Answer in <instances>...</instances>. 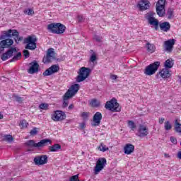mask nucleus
<instances>
[{"mask_svg":"<svg viewBox=\"0 0 181 181\" xmlns=\"http://www.w3.org/2000/svg\"><path fill=\"white\" fill-rule=\"evenodd\" d=\"M78 90H80V85L75 83L72 85L67 92L64 95V103L63 107H67L69 105V100L71 98V97H74L76 94H77Z\"/></svg>","mask_w":181,"mask_h":181,"instance_id":"1","label":"nucleus"},{"mask_svg":"<svg viewBox=\"0 0 181 181\" xmlns=\"http://www.w3.org/2000/svg\"><path fill=\"white\" fill-rule=\"evenodd\" d=\"M14 36L15 42L19 43L21 40H23V37H19V32L16 30H8V31H3V34L0 36V40H4L6 37H12Z\"/></svg>","mask_w":181,"mask_h":181,"instance_id":"2","label":"nucleus"},{"mask_svg":"<svg viewBox=\"0 0 181 181\" xmlns=\"http://www.w3.org/2000/svg\"><path fill=\"white\" fill-rule=\"evenodd\" d=\"M47 144L52 145V140L45 139L38 143H35V140H28L25 143V145L28 148H43V146H46Z\"/></svg>","mask_w":181,"mask_h":181,"instance_id":"3","label":"nucleus"},{"mask_svg":"<svg viewBox=\"0 0 181 181\" xmlns=\"http://www.w3.org/2000/svg\"><path fill=\"white\" fill-rule=\"evenodd\" d=\"M106 110L112 111V112H119L121 111V105L117 102V99L112 98L111 100L107 101L105 105Z\"/></svg>","mask_w":181,"mask_h":181,"instance_id":"4","label":"nucleus"},{"mask_svg":"<svg viewBox=\"0 0 181 181\" xmlns=\"http://www.w3.org/2000/svg\"><path fill=\"white\" fill-rule=\"evenodd\" d=\"M90 73L91 69L84 66L81 67L78 72V75L76 78L77 83H81L82 81H84V80H86V78L90 76Z\"/></svg>","mask_w":181,"mask_h":181,"instance_id":"5","label":"nucleus"},{"mask_svg":"<svg viewBox=\"0 0 181 181\" xmlns=\"http://www.w3.org/2000/svg\"><path fill=\"white\" fill-rule=\"evenodd\" d=\"M160 66V62H156L154 63L151 64L150 65L147 66L144 70V74L146 76H153L155 74L156 71H158V69Z\"/></svg>","mask_w":181,"mask_h":181,"instance_id":"6","label":"nucleus"},{"mask_svg":"<svg viewBox=\"0 0 181 181\" xmlns=\"http://www.w3.org/2000/svg\"><path fill=\"white\" fill-rule=\"evenodd\" d=\"M33 162L37 166H42L49 162V157H47V155L45 154L39 155L34 158Z\"/></svg>","mask_w":181,"mask_h":181,"instance_id":"7","label":"nucleus"},{"mask_svg":"<svg viewBox=\"0 0 181 181\" xmlns=\"http://www.w3.org/2000/svg\"><path fill=\"white\" fill-rule=\"evenodd\" d=\"M165 4H166V0H158L156 4V12L158 16L162 17L166 13V11L165 10Z\"/></svg>","mask_w":181,"mask_h":181,"instance_id":"8","label":"nucleus"},{"mask_svg":"<svg viewBox=\"0 0 181 181\" xmlns=\"http://www.w3.org/2000/svg\"><path fill=\"white\" fill-rule=\"evenodd\" d=\"M37 39L36 37L30 36L25 39L26 46L25 49H28V50H35L36 49V42Z\"/></svg>","mask_w":181,"mask_h":181,"instance_id":"9","label":"nucleus"},{"mask_svg":"<svg viewBox=\"0 0 181 181\" xmlns=\"http://www.w3.org/2000/svg\"><path fill=\"white\" fill-rule=\"evenodd\" d=\"M105 165H107V159H105V158H99L96 163V165L94 168L95 175H97L99 173V172H101V170L104 169Z\"/></svg>","mask_w":181,"mask_h":181,"instance_id":"10","label":"nucleus"},{"mask_svg":"<svg viewBox=\"0 0 181 181\" xmlns=\"http://www.w3.org/2000/svg\"><path fill=\"white\" fill-rule=\"evenodd\" d=\"M176 40L175 39H170L164 42L163 49L168 53H170L173 50V46H175Z\"/></svg>","mask_w":181,"mask_h":181,"instance_id":"11","label":"nucleus"},{"mask_svg":"<svg viewBox=\"0 0 181 181\" xmlns=\"http://www.w3.org/2000/svg\"><path fill=\"white\" fill-rule=\"evenodd\" d=\"M148 134L149 132L146 125L140 124L139 126L137 136H139L140 138H145V136H148Z\"/></svg>","mask_w":181,"mask_h":181,"instance_id":"12","label":"nucleus"},{"mask_svg":"<svg viewBox=\"0 0 181 181\" xmlns=\"http://www.w3.org/2000/svg\"><path fill=\"white\" fill-rule=\"evenodd\" d=\"M54 49L53 48H49L47 49V56L43 58V62L44 63H49L52 60H54Z\"/></svg>","mask_w":181,"mask_h":181,"instance_id":"13","label":"nucleus"},{"mask_svg":"<svg viewBox=\"0 0 181 181\" xmlns=\"http://www.w3.org/2000/svg\"><path fill=\"white\" fill-rule=\"evenodd\" d=\"M101 119H103L102 114H95L91 120V127H100V125H101Z\"/></svg>","mask_w":181,"mask_h":181,"instance_id":"14","label":"nucleus"},{"mask_svg":"<svg viewBox=\"0 0 181 181\" xmlns=\"http://www.w3.org/2000/svg\"><path fill=\"white\" fill-rule=\"evenodd\" d=\"M15 53H16V48H11L6 52L4 53L1 55V60H3V62H5L8 60V59H11V57H13Z\"/></svg>","mask_w":181,"mask_h":181,"instance_id":"15","label":"nucleus"},{"mask_svg":"<svg viewBox=\"0 0 181 181\" xmlns=\"http://www.w3.org/2000/svg\"><path fill=\"white\" fill-rule=\"evenodd\" d=\"M13 45V40L11 38L3 40L0 42L1 50H4L8 47H11Z\"/></svg>","mask_w":181,"mask_h":181,"instance_id":"16","label":"nucleus"},{"mask_svg":"<svg viewBox=\"0 0 181 181\" xmlns=\"http://www.w3.org/2000/svg\"><path fill=\"white\" fill-rule=\"evenodd\" d=\"M59 65H52L51 67L47 69L45 72H43V76H52L54 73H57L59 70Z\"/></svg>","mask_w":181,"mask_h":181,"instance_id":"17","label":"nucleus"},{"mask_svg":"<svg viewBox=\"0 0 181 181\" xmlns=\"http://www.w3.org/2000/svg\"><path fill=\"white\" fill-rule=\"evenodd\" d=\"M146 19L150 25L155 26L156 29H158V26H159V21L153 17V15L151 13L147 14Z\"/></svg>","mask_w":181,"mask_h":181,"instance_id":"18","label":"nucleus"},{"mask_svg":"<svg viewBox=\"0 0 181 181\" xmlns=\"http://www.w3.org/2000/svg\"><path fill=\"white\" fill-rule=\"evenodd\" d=\"M137 8L139 11H146L149 8V1L148 0H141L139 1Z\"/></svg>","mask_w":181,"mask_h":181,"instance_id":"19","label":"nucleus"},{"mask_svg":"<svg viewBox=\"0 0 181 181\" xmlns=\"http://www.w3.org/2000/svg\"><path fill=\"white\" fill-rule=\"evenodd\" d=\"M135 151V146L131 144H126L124 147V152L125 155H131Z\"/></svg>","mask_w":181,"mask_h":181,"instance_id":"20","label":"nucleus"},{"mask_svg":"<svg viewBox=\"0 0 181 181\" xmlns=\"http://www.w3.org/2000/svg\"><path fill=\"white\" fill-rule=\"evenodd\" d=\"M30 64L31 66L28 70L30 74H35V73L39 71V64L37 62H32Z\"/></svg>","mask_w":181,"mask_h":181,"instance_id":"21","label":"nucleus"},{"mask_svg":"<svg viewBox=\"0 0 181 181\" xmlns=\"http://www.w3.org/2000/svg\"><path fill=\"white\" fill-rule=\"evenodd\" d=\"M57 23H52L47 25V29L51 33H54L57 35Z\"/></svg>","mask_w":181,"mask_h":181,"instance_id":"22","label":"nucleus"},{"mask_svg":"<svg viewBox=\"0 0 181 181\" xmlns=\"http://www.w3.org/2000/svg\"><path fill=\"white\" fill-rule=\"evenodd\" d=\"M52 119L53 121H63V119H66V114H53L52 115Z\"/></svg>","mask_w":181,"mask_h":181,"instance_id":"23","label":"nucleus"},{"mask_svg":"<svg viewBox=\"0 0 181 181\" xmlns=\"http://www.w3.org/2000/svg\"><path fill=\"white\" fill-rule=\"evenodd\" d=\"M160 29L163 32H169L170 30V23L169 22H163L160 24Z\"/></svg>","mask_w":181,"mask_h":181,"instance_id":"24","label":"nucleus"},{"mask_svg":"<svg viewBox=\"0 0 181 181\" xmlns=\"http://www.w3.org/2000/svg\"><path fill=\"white\" fill-rule=\"evenodd\" d=\"M66 30V26L64 25L57 23V35H62V33H64V31Z\"/></svg>","mask_w":181,"mask_h":181,"instance_id":"25","label":"nucleus"},{"mask_svg":"<svg viewBox=\"0 0 181 181\" xmlns=\"http://www.w3.org/2000/svg\"><path fill=\"white\" fill-rule=\"evenodd\" d=\"M162 78H169L170 77V72L168 68L163 69L160 72Z\"/></svg>","mask_w":181,"mask_h":181,"instance_id":"26","label":"nucleus"},{"mask_svg":"<svg viewBox=\"0 0 181 181\" xmlns=\"http://www.w3.org/2000/svg\"><path fill=\"white\" fill-rule=\"evenodd\" d=\"M174 128H175V132H177V134H181L180 119H175V123H174Z\"/></svg>","mask_w":181,"mask_h":181,"instance_id":"27","label":"nucleus"},{"mask_svg":"<svg viewBox=\"0 0 181 181\" xmlns=\"http://www.w3.org/2000/svg\"><path fill=\"white\" fill-rule=\"evenodd\" d=\"M175 64V61L173 60V59L170 58L168 59H167L165 63H164V67L165 69H172V67H173V65Z\"/></svg>","mask_w":181,"mask_h":181,"instance_id":"28","label":"nucleus"},{"mask_svg":"<svg viewBox=\"0 0 181 181\" xmlns=\"http://www.w3.org/2000/svg\"><path fill=\"white\" fill-rule=\"evenodd\" d=\"M146 47L148 53H154L155 50H156V47L155 46V45L151 44L149 42L146 43Z\"/></svg>","mask_w":181,"mask_h":181,"instance_id":"29","label":"nucleus"},{"mask_svg":"<svg viewBox=\"0 0 181 181\" xmlns=\"http://www.w3.org/2000/svg\"><path fill=\"white\" fill-rule=\"evenodd\" d=\"M60 149H62V146L59 144H55L49 147V152H57Z\"/></svg>","mask_w":181,"mask_h":181,"instance_id":"30","label":"nucleus"},{"mask_svg":"<svg viewBox=\"0 0 181 181\" xmlns=\"http://www.w3.org/2000/svg\"><path fill=\"white\" fill-rule=\"evenodd\" d=\"M14 55V57H13V59H11V62H16L18 60H20V59L22 58V53L21 52H18V51H16V52L15 54H13V56Z\"/></svg>","mask_w":181,"mask_h":181,"instance_id":"31","label":"nucleus"},{"mask_svg":"<svg viewBox=\"0 0 181 181\" xmlns=\"http://www.w3.org/2000/svg\"><path fill=\"white\" fill-rule=\"evenodd\" d=\"M2 140L6 142H12V141H13V137L11 134H5L2 136Z\"/></svg>","mask_w":181,"mask_h":181,"instance_id":"32","label":"nucleus"},{"mask_svg":"<svg viewBox=\"0 0 181 181\" xmlns=\"http://www.w3.org/2000/svg\"><path fill=\"white\" fill-rule=\"evenodd\" d=\"M127 124H128L129 128H130L132 131H135V129H136V124H135V122H134V121L129 120L127 122Z\"/></svg>","mask_w":181,"mask_h":181,"instance_id":"33","label":"nucleus"},{"mask_svg":"<svg viewBox=\"0 0 181 181\" xmlns=\"http://www.w3.org/2000/svg\"><path fill=\"white\" fill-rule=\"evenodd\" d=\"M90 106L93 107H100V102L97 99H92L90 100Z\"/></svg>","mask_w":181,"mask_h":181,"instance_id":"34","label":"nucleus"},{"mask_svg":"<svg viewBox=\"0 0 181 181\" xmlns=\"http://www.w3.org/2000/svg\"><path fill=\"white\" fill-rule=\"evenodd\" d=\"M98 149L100 151V152H106V151H108V147L104 145V144L101 143L100 145L98 147Z\"/></svg>","mask_w":181,"mask_h":181,"instance_id":"35","label":"nucleus"},{"mask_svg":"<svg viewBox=\"0 0 181 181\" xmlns=\"http://www.w3.org/2000/svg\"><path fill=\"white\" fill-rule=\"evenodd\" d=\"M164 128L165 131H170V129H172V124H170V122L166 121L164 123Z\"/></svg>","mask_w":181,"mask_h":181,"instance_id":"36","label":"nucleus"},{"mask_svg":"<svg viewBox=\"0 0 181 181\" xmlns=\"http://www.w3.org/2000/svg\"><path fill=\"white\" fill-rule=\"evenodd\" d=\"M174 10L173 8H168L167 11V16L169 19L173 18Z\"/></svg>","mask_w":181,"mask_h":181,"instance_id":"37","label":"nucleus"},{"mask_svg":"<svg viewBox=\"0 0 181 181\" xmlns=\"http://www.w3.org/2000/svg\"><path fill=\"white\" fill-rule=\"evenodd\" d=\"M28 125H29V123H28V122H26V120H22L20 122V127L21 128L23 129V128H28Z\"/></svg>","mask_w":181,"mask_h":181,"instance_id":"38","label":"nucleus"},{"mask_svg":"<svg viewBox=\"0 0 181 181\" xmlns=\"http://www.w3.org/2000/svg\"><path fill=\"white\" fill-rule=\"evenodd\" d=\"M24 13H26V15H33L35 13V11H33V9L32 8H27L24 11Z\"/></svg>","mask_w":181,"mask_h":181,"instance_id":"39","label":"nucleus"},{"mask_svg":"<svg viewBox=\"0 0 181 181\" xmlns=\"http://www.w3.org/2000/svg\"><path fill=\"white\" fill-rule=\"evenodd\" d=\"M40 110H47L49 108V104L47 103H41L40 105Z\"/></svg>","mask_w":181,"mask_h":181,"instance_id":"40","label":"nucleus"},{"mask_svg":"<svg viewBox=\"0 0 181 181\" xmlns=\"http://www.w3.org/2000/svg\"><path fill=\"white\" fill-rule=\"evenodd\" d=\"M95 60H97V55H95V53L92 54L90 57V62H91V63H94V62H95Z\"/></svg>","mask_w":181,"mask_h":181,"instance_id":"41","label":"nucleus"},{"mask_svg":"<svg viewBox=\"0 0 181 181\" xmlns=\"http://www.w3.org/2000/svg\"><path fill=\"white\" fill-rule=\"evenodd\" d=\"M69 181H80V180H78V175L71 176Z\"/></svg>","mask_w":181,"mask_h":181,"instance_id":"42","label":"nucleus"},{"mask_svg":"<svg viewBox=\"0 0 181 181\" xmlns=\"http://www.w3.org/2000/svg\"><path fill=\"white\" fill-rule=\"evenodd\" d=\"M15 100L16 101H17V103H19L21 104V103L23 101V98L19 97V96H15Z\"/></svg>","mask_w":181,"mask_h":181,"instance_id":"43","label":"nucleus"},{"mask_svg":"<svg viewBox=\"0 0 181 181\" xmlns=\"http://www.w3.org/2000/svg\"><path fill=\"white\" fill-rule=\"evenodd\" d=\"M170 139L172 144H173V145H176L177 144V139L176 138L171 136L170 138Z\"/></svg>","mask_w":181,"mask_h":181,"instance_id":"44","label":"nucleus"},{"mask_svg":"<svg viewBox=\"0 0 181 181\" xmlns=\"http://www.w3.org/2000/svg\"><path fill=\"white\" fill-rule=\"evenodd\" d=\"M37 134V129L36 127H34L31 131H30V135H36Z\"/></svg>","mask_w":181,"mask_h":181,"instance_id":"45","label":"nucleus"},{"mask_svg":"<svg viewBox=\"0 0 181 181\" xmlns=\"http://www.w3.org/2000/svg\"><path fill=\"white\" fill-rule=\"evenodd\" d=\"M23 56H25V57L26 59H28V57H29V51L28 50H26L25 49L24 51H23Z\"/></svg>","mask_w":181,"mask_h":181,"instance_id":"46","label":"nucleus"},{"mask_svg":"<svg viewBox=\"0 0 181 181\" xmlns=\"http://www.w3.org/2000/svg\"><path fill=\"white\" fill-rule=\"evenodd\" d=\"M93 39L94 40H96L97 42H100L102 38L98 35H95Z\"/></svg>","mask_w":181,"mask_h":181,"instance_id":"47","label":"nucleus"},{"mask_svg":"<svg viewBox=\"0 0 181 181\" xmlns=\"http://www.w3.org/2000/svg\"><path fill=\"white\" fill-rule=\"evenodd\" d=\"M79 127L81 128V129H85L86 128V122H82L79 124Z\"/></svg>","mask_w":181,"mask_h":181,"instance_id":"48","label":"nucleus"},{"mask_svg":"<svg viewBox=\"0 0 181 181\" xmlns=\"http://www.w3.org/2000/svg\"><path fill=\"white\" fill-rule=\"evenodd\" d=\"M81 118H83V119L86 120V119H87V118H88V115H87V114H82L81 115Z\"/></svg>","mask_w":181,"mask_h":181,"instance_id":"49","label":"nucleus"},{"mask_svg":"<svg viewBox=\"0 0 181 181\" xmlns=\"http://www.w3.org/2000/svg\"><path fill=\"white\" fill-rule=\"evenodd\" d=\"M110 78L112 80H117V78H118V76H117V75H111Z\"/></svg>","mask_w":181,"mask_h":181,"instance_id":"50","label":"nucleus"},{"mask_svg":"<svg viewBox=\"0 0 181 181\" xmlns=\"http://www.w3.org/2000/svg\"><path fill=\"white\" fill-rule=\"evenodd\" d=\"M164 122H165V118H163V117H160V118L158 119L159 124H163Z\"/></svg>","mask_w":181,"mask_h":181,"instance_id":"51","label":"nucleus"},{"mask_svg":"<svg viewBox=\"0 0 181 181\" xmlns=\"http://www.w3.org/2000/svg\"><path fill=\"white\" fill-rule=\"evenodd\" d=\"M78 19L79 22H81V21H83V16H78Z\"/></svg>","mask_w":181,"mask_h":181,"instance_id":"52","label":"nucleus"},{"mask_svg":"<svg viewBox=\"0 0 181 181\" xmlns=\"http://www.w3.org/2000/svg\"><path fill=\"white\" fill-rule=\"evenodd\" d=\"M74 107V105H73V104L70 105L68 107L69 110H73V108Z\"/></svg>","mask_w":181,"mask_h":181,"instance_id":"53","label":"nucleus"},{"mask_svg":"<svg viewBox=\"0 0 181 181\" xmlns=\"http://www.w3.org/2000/svg\"><path fill=\"white\" fill-rule=\"evenodd\" d=\"M177 158H178L179 159H181V151H179V152L177 153Z\"/></svg>","mask_w":181,"mask_h":181,"instance_id":"54","label":"nucleus"},{"mask_svg":"<svg viewBox=\"0 0 181 181\" xmlns=\"http://www.w3.org/2000/svg\"><path fill=\"white\" fill-rule=\"evenodd\" d=\"M165 158H170V156L168 153H164Z\"/></svg>","mask_w":181,"mask_h":181,"instance_id":"55","label":"nucleus"},{"mask_svg":"<svg viewBox=\"0 0 181 181\" xmlns=\"http://www.w3.org/2000/svg\"><path fill=\"white\" fill-rule=\"evenodd\" d=\"M57 112H59V114H64V112L59 111V110L56 111L55 114H57Z\"/></svg>","mask_w":181,"mask_h":181,"instance_id":"56","label":"nucleus"},{"mask_svg":"<svg viewBox=\"0 0 181 181\" xmlns=\"http://www.w3.org/2000/svg\"><path fill=\"white\" fill-rule=\"evenodd\" d=\"M4 118V115L0 114V119H2Z\"/></svg>","mask_w":181,"mask_h":181,"instance_id":"57","label":"nucleus"},{"mask_svg":"<svg viewBox=\"0 0 181 181\" xmlns=\"http://www.w3.org/2000/svg\"><path fill=\"white\" fill-rule=\"evenodd\" d=\"M96 114H100V112H97Z\"/></svg>","mask_w":181,"mask_h":181,"instance_id":"58","label":"nucleus"},{"mask_svg":"<svg viewBox=\"0 0 181 181\" xmlns=\"http://www.w3.org/2000/svg\"><path fill=\"white\" fill-rule=\"evenodd\" d=\"M83 114H86V112H83Z\"/></svg>","mask_w":181,"mask_h":181,"instance_id":"59","label":"nucleus"},{"mask_svg":"<svg viewBox=\"0 0 181 181\" xmlns=\"http://www.w3.org/2000/svg\"><path fill=\"white\" fill-rule=\"evenodd\" d=\"M180 83H181V79H180Z\"/></svg>","mask_w":181,"mask_h":181,"instance_id":"60","label":"nucleus"}]
</instances>
